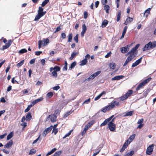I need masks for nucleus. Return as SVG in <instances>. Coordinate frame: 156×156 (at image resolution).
Wrapping results in <instances>:
<instances>
[{
	"label": "nucleus",
	"instance_id": "nucleus-1",
	"mask_svg": "<svg viewBox=\"0 0 156 156\" xmlns=\"http://www.w3.org/2000/svg\"><path fill=\"white\" fill-rule=\"evenodd\" d=\"M119 105V102L116 101H113L111 102L109 105H107L102 108L101 110V111L105 113L107 111L112 109L115 106H118Z\"/></svg>",
	"mask_w": 156,
	"mask_h": 156
},
{
	"label": "nucleus",
	"instance_id": "nucleus-2",
	"mask_svg": "<svg viewBox=\"0 0 156 156\" xmlns=\"http://www.w3.org/2000/svg\"><path fill=\"white\" fill-rule=\"evenodd\" d=\"M135 51L131 49L130 51L128 52L127 55H129L127 57L123 64V66L124 67L129 62L132 61L135 57L136 55L135 54Z\"/></svg>",
	"mask_w": 156,
	"mask_h": 156
},
{
	"label": "nucleus",
	"instance_id": "nucleus-3",
	"mask_svg": "<svg viewBox=\"0 0 156 156\" xmlns=\"http://www.w3.org/2000/svg\"><path fill=\"white\" fill-rule=\"evenodd\" d=\"M43 10L44 9L42 7H39L37 11L38 14L35 18L34 21L38 20L41 18L45 14L46 12V11H43Z\"/></svg>",
	"mask_w": 156,
	"mask_h": 156
},
{
	"label": "nucleus",
	"instance_id": "nucleus-4",
	"mask_svg": "<svg viewBox=\"0 0 156 156\" xmlns=\"http://www.w3.org/2000/svg\"><path fill=\"white\" fill-rule=\"evenodd\" d=\"M156 47V41L153 42H149L147 44L145 45L143 48V51H145L149 50L150 48L152 49Z\"/></svg>",
	"mask_w": 156,
	"mask_h": 156
},
{
	"label": "nucleus",
	"instance_id": "nucleus-5",
	"mask_svg": "<svg viewBox=\"0 0 156 156\" xmlns=\"http://www.w3.org/2000/svg\"><path fill=\"white\" fill-rule=\"evenodd\" d=\"M151 80V77L148 78L147 79L144 80L141 83H140L139 85L137 87L136 90H138L140 89L143 88V87L145 86V85L148 83Z\"/></svg>",
	"mask_w": 156,
	"mask_h": 156
},
{
	"label": "nucleus",
	"instance_id": "nucleus-6",
	"mask_svg": "<svg viewBox=\"0 0 156 156\" xmlns=\"http://www.w3.org/2000/svg\"><path fill=\"white\" fill-rule=\"evenodd\" d=\"M151 80V77L148 78L147 79L144 80L141 83H140L139 85L137 87L136 90H138L140 89L143 88V87L145 86V85L148 83Z\"/></svg>",
	"mask_w": 156,
	"mask_h": 156
},
{
	"label": "nucleus",
	"instance_id": "nucleus-7",
	"mask_svg": "<svg viewBox=\"0 0 156 156\" xmlns=\"http://www.w3.org/2000/svg\"><path fill=\"white\" fill-rule=\"evenodd\" d=\"M151 80V77L148 78L147 79L144 80L141 83H140L139 85L137 87L136 90H138L140 89L143 88V87L145 86V85L148 83Z\"/></svg>",
	"mask_w": 156,
	"mask_h": 156
},
{
	"label": "nucleus",
	"instance_id": "nucleus-8",
	"mask_svg": "<svg viewBox=\"0 0 156 156\" xmlns=\"http://www.w3.org/2000/svg\"><path fill=\"white\" fill-rule=\"evenodd\" d=\"M151 80V77L148 78L147 79L144 80L141 83H140L139 85L137 87L136 90H138L140 89L143 88V87L145 86V85L148 83Z\"/></svg>",
	"mask_w": 156,
	"mask_h": 156
},
{
	"label": "nucleus",
	"instance_id": "nucleus-9",
	"mask_svg": "<svg viewBox=\"0 0 156 156\" xmlns=\"http://www.w3.org/2000/svg\"><path fill=\"white\" fill-rule=\"evenodd\" d=\"M49 40L48 38L44 39L42 41H38L39 49H40L42 46H44L46 45L48 43H49Z\"/></svg>",
	"mask_w": 156,
	"mask_h": 156
},
{
	"label": "nucleus",
	"instance_id": "nucleus-10",
	"mask_svg": "<svg viewBox=\"0 0 156 156\" xmlns=\"http://www.w3.org/2000/svg\"><path fill=\"white\" fill-rule=\"evenodd\" d=\"M133 91L132 90H128L126 94H125L124 95L122 96L120 98L121 100L123 101L127 99L131 95L133 94Z\"/></svg>",
	"mask_w": 156,
	"mask_h": 156
},
{
	"label": "nucleus",
	"instance_id": "nucleus-11",
	"mask_svg": "<svg viewBox=\"0 0 156 156\" xmlns=\"http://www.w3.org/2000/svg\"><path fill=\"white\" fill-rule=\"evenodd\" d=\"M12 43L11 40H9L7 43H6L5 45H3L2 48H0V50H4L9 47Z\"/></svg>",
	"mask_w": 156,
	"mask_h": 156
},
{
	"label": "nucleus",
	"instance_id": "nucleus-12",
	"mask_svg": "<svg viewBox=\"0 0 156 156\" xmlns=\"http://www.w3.org/2000/svg\"><path fill=\"white\" fill-rule=\"evenodd\" d=\"M154 147L153 144L150 145L147 148L146 154H147L151 155L152 154Z\"/></svg>",
	"mask_w": 156,
	"mask_h": 156
},
{
	"label": "nucleus",
	"instance_id": "nucleus-13",
	"mask_svg": "<svg viewBox=\"0 0 156 156\" xmlns=\"http://www.w3.org/2000/svg\"><path fill=\"white\" fill-rule=\"evenodd\" d=\"M53 128V126L51 125L49 127L46 128L43 131V136H45L49 132H50Z\"/></svg>",
	"mask_w": 156,
	"mask_h": 156
},
{
	"label": "nucleus",
	"instance_id": "nucleus-14",
	"mask_svg": "<svg viewBox=\"0 0 156 156\" xmlns=\"http://www.w3.org/2000/svg\"><path fill=\"white\" fill-rule=\"evenodd\" d=\"M108 127L111 131H114L115 129L116 126L115 124L114 123H109L108 124Z\"/></svg>",
	"mask_w": 156,
	"mask_h": 156
},
{
	"label": "nucleus",
	"instance_id": "nucleus-15",
	"mask_svg": "<svg viewBox=\"0 0 156 156\" xmlns=\"http://www.w3.org/2000/svg\"><path fill=\"white\" fill-rule=\"evenodd\" d=\"M142 57H141L138 60H137L135 62L133 63L132 66V67H135L138 65L141 62Z\"/></svg>",
	"mask_w": 156,
	"mask_h": 156
},
{
	"label": "nucleus",
	"instance_id": "nucleus-16",
	"mask_svg": "<svg viewBox=\"0 0 156 156\" xmlns=\"http://www.w3.org/2000/svg\"><path fill=\"white\" fill-rule=\"evenodd\" d=\"M133 20V18L129 17L126 19V21L124 23V24L126 25H127L128 24L132 22Z\"/></svg>",
	"mask_w": 156,
	"mask_h": 156
},
{
	"label": "nucleus",
	"instance_id": "nucleus-17",
	"mask_svg": "<svg viewBox=\"0 0 156 156\" xmlns=\"http://www.w3.org/2000/svg\"><path fill=\"white\" fill-rule=\"evenodd\" d=\"M25 120L26 119L25 117L24 116L23 117L21 120L22 123L21 124V125L23 126V128H25L27 126V123L24 122Z\"/></svg>",
	"mask_w": 156,
	"mask_h": 156
},
{
	"label": "nucleus",
	"instance_id": "nucleus-18",
	"mask_svg": "<svg viewBox=\"0 0 156 156\" xmlns=\"http://www.w3.org/2000/svg\"><path fill=\"white\" fill-rule=\"evenodd\" d=\"M13 144L12 140H10L5 146L4 147L5 148H9Z\"/></svg>",
	"mask_w": 156,
	"mask_h": 156
},
{
	"label": "nucleus",
	"instance_id": "nucleus-19",
	"mask_svg": "<svg viewBox=\"0 0 156 156\" xmlns=\"http://www.w3.org/2000/svg\"><path fill=\"white\" fill-rule=\"evenodd\" d=\"M79 54L78 51H74L71 54V56L69 57L70 60H72L73 58Z\"/></svg>",
	"mask_w": 156,
	"mask_h": 156
},
{
	"label": "nucleus",
	"instance_id": "nucleus-20",
	"mask_svg": "<svg viewBox=\"0 0 156 156\" xmlns=\"http://www.w3.org/2000/svg\"><path fill=\"white\" fill-rule=\"evenodd\" d=\"M151 10V9L150 8H149L147 9L145 12L144 16V17H147L149 14H150V10Z\"/></svg>",
	"mask_w": 156,
	"mask_h": 156
},
{
	"label": "nucleus",
	"instance_id": "nucleus-21",
	"mask_svg": "<svg viewBox=\"0 0 156 156\" xmlns=\"http://www.w3.org/2000/svg\"><path fill=\"white\" fill-rule=\"evenodd\" d=\"M129 50V48L128 47H122L120 48L121 52L122 53H125Z\"/></svg>",
	"mask_w": 156,
	"mask_h": 156
},
{
	"label": "nucleus",
	"instance_id": "nucleus-22",
	"mask_svg": "<svg viewBox=\"0 0 156 156\" xmlns=\"http://www.w3.org/2000/svg\"><path fill=\"white\" fill-rule=\"evenodd\" d=\"M121 13V10H119L117 13L116 16V21L119 22L120 20Z\"/></svg>",
	"mask_w": 156,
	"mask_h": 156
},
{
	"label": "nucleus",
	"instance_id": "nucleus-23",
	"mask_svg": "<svg viewBox=\"0 0 156 156\" xmlns=\"http://www.w3.org/2000/svg\"><path fill=\"white\" fill-rule=\"evenodd\" d=\"M106 92L105 91H102L101 94L98 95V96L95 97L94 100L97 101L103 95L105 94Z\"/></svg>",
	"mask_w": 156,
	"mask_h": 156
},
{
	"label": "nucleus",
	"instance_id": "nucleus-24",
	"mask_svg": "<svg viewBox=\"0 0 156 156\" xmlns=\"http://www.w3.org/2000/svg\"><path fill=\"white\" fill-rule=\"evenodd\" d=\"M124 77L122 75L115 76L112 79V80H119L122 79Z\"/></svg>",
	"mask_w": 156,
	"mask_h": 156
},
{
	"label": "nucleus",
	"instance_id": "nucleus-25",
	"mask_svg": "<svg viewBox=\"0 0 156 156\" xmlns=\"http://www.w3.org/2000/svg\"><path fill=\"white\" fill-rule=\"evenodd\" d=\"M127 28H128V27L127 26H125V27H124L122 36L120 37L121 39H122L124 37V35H125V34L126 32Z\"/></svg>",
	"mask_w": 156,
	"mask_h": 156
},
{
	"label": "nucleus",
	"instance_id": "nucleus-26",
	"mask_svg": "<svg viewBox=\"0 0 156 156\" xmlns=\"http://www.w3.org/2000/svg\"><path fill=\"white\" fill-rule=\"evenodd\" d=\"M26 120L27 121H30L31 119H32V116L31 113L30 112L28 113L27 115L26 116L25 118Z\"/></svg>",
	"mask_w": 156,
	"mask_h": 156
},
{
	"label": "nucleus",
	"instance_id": "nucleus-27",
	"mask_svg": "<svg viewBox=\"0 0 156 156\" xmlns=\"http://www.w3.org/2000/svg\"><path fill=\"white\" fill-rule=\"evenodd\" d=\"M104 9L105 10L106 12L107 13H109V10L110 9V6L107 5H105L104 6Z\"/></svg>",
	"mask_w": 156,
	"mask_h": 156
},
{
	"label": "nucleus",
	"instance_id": "nucleus-28",
	"mask_svg": "<svg viewBox=\"0 0 156 156\" xmlns=\"http://www.w3.org/2000/svg\"><path fill=\"white\" fill-rule=\"evenodd\" d=\"M136 135L135 134L131 135L127 140L129 141V142L130 143L135 138Z\"/></svg>",
	"mask_w": 156,
	"mask_h": 156
},
{
	"label": "nucleus",
	"instance_id": "nucleus-29",
	"mask_svg": "<svg viewBox=\"0 0 156 156\" xmlns=\"http://www.w3.org/2000/svg\"><path fill=\"white\" fill-rule=\"evenodd\" d=\"M94 78L95 77H94V75H93V74H92L88 78L86 79L85 80H84L83 82H84L86 81H90V80L94 79Z\"/></svg>",
	"mask_w": 156,
	"mask_h": 156
},
{
	"label": "nucleus",
	"instance_id": "nucleus-30",
	"mask_svg": "<svg viewBox=\"0 0 156 156\" xmlns=\"http://www.w3.org/2000/svg\"><path fill=\"white\" fill-rule=\"evenodd\" d=\"M57 149L56 148H53L47 154H46V156H48L49 155H50L54 152Z\"/></svg>",
	"mask_w": 156,
	"mask_h": 156
},
{
	"label": "nucleus",
	"instance_id": "nucleus-31",
	"mask_svg": "<svg viewBox=\"0 0 156 156\" xmlns=\"http://www.w3.org/2000/svg\"><path fill=\"white\" fill-rule=\"evenodd\" d=\"M108 21L106 20H104L103 22L102 23V26L103 27H105L108 24Z\"/></svg>",
	"mask_w": 156,
	"mask_h": 156
},
{
	"label": "nucleus",
	"instance_id": "nucleus-32",
	"mask_svg": "<svg viewBox=\"0 0 156 156\" xmlns=\"http://www.w3.org/2000/svg\"><path fill=\"white\" fill-rule=\"evenodd\" d=\"M51 122H54L56 121V119L57 118V116L53 115H52L51 116Z\"/></svg>",
	"mask_w": 156,
	"mask_h": 156
},
{
	"label": "nucleus",
	"instance_id": "nucleus-33",
	"mask_svg": "<svg viewBox=\"0 0 156 156\" xmlns=\"http://www.w3.org/2000/svg\"><path fill=\"white\" fill-rule=\"evenodd\" d=\"M13 134L14 133L13 131L10 132L7 136V140H10L11 138H12L13 137Z\"/></svg>",
	"mask_w": 156,
	"mask_h": 156
},
{
	"label": "nucleus",
	"instance_id": "nucleus-34",
	"mask_svg": "<svg viewBox=\"0 0 156 156\" xmlns=\"http://www.w3.org/2000/svg\"><path fill=\"white\" fill-rule=\"evenodd\" d=\"M109 66L110 67V68L112 69L113 70H114L115 69V64L114 63L112 62L110 63L109 65Z\"/></svg>",
	"mask_w": 156,
	"mask_h": 156
},
{
	"label": "nucleus",
	"instance_id": "nucleus-35",
	"mask_svg": "<svg viewBox=\"0 0 156 156\" xmlns=\"http://www.w3.org/2000/svg\"><path fill=\"white\" fill-rule=\"evenodd\" d=\"M89 127H88V126H87L86 125L85 126V128H84V130L82 132V133H81V135L82 136H83L86 132L87 130H88V129H89Z\"/></svg>",
	"mask_w": 156,
	"mask_h": 156
},
{
	"label": "nucleus",
	"instance_id": "nucleus-36",
	"mask_svg": "<svg viewBox=\"0 0 156 156\" xmlns=\"http://www.w3.org/2000/svg\"><path fill=\"white\" fill-rule=\"evenodd\" d=\"M87 62V58H85L81 62L80 65L81 66H84L86 65Z\"/></svg>",
	"mask_w": 156,
	"mask_h": 156
},
{
	"label": "nucleus",
	"instance_id": "nucleus-37",
	"mask_svg": "<svg viewBox=\"0 0 156 156\" xmlns=\"http://www.w3.org/2000/svg\"><path fill=\"white\" fill-rule=\"evenodd\" d=\"M109 121L107 119H105V120L100 125V126H103L106 125L108 123Z\"/></svg>",
	"mask_w": 156,
	"mask_h": 156
},
{
	"label": "nucleus",
	"instance_id": "nucleus-38",
	"mask_svg": "<svg viewBox=\"0 0 156 156\" xmlns=\"http://www.w3.org/2000/svg\"><path fill=\"white\" fill-rule=\"evenodd\" d=\"M36 152V151L33 148L30 150L29 154L32 155L35 153Z\"/></svg>",
	"mask_w": 156,
	"mask_h": 156
},
{
	"label": "nucleus",
	"instance_id": "nucleus-39",
	"mask_svg": "<svg viewBox=\"0 0 156 156\" xmlns=\"http://www.w3.org/2000/svg\"><path fill=\"white\" fill-rule=\"evenodd\" d=\"M24 60H23L21 61L20 62L17 63L16 65V66L19 68V67L21 66L24 63Z\"/></svg>",
	"mask_w": 156,
	"mask_h": 156
},
{
	"label": "nucleus",
	"instance_id": "nucleus-40",
	"mask_svg": "<svg viewBox=\"0 0 156 156\" xmlns=\"http://www.w3.org/2000/svg\"><path fill=\"white\" fill-rule=\"evenodd\" d=\"M49 1V0H44L42 3V7H44Z\"/></svg>",
	"mask_w": 156,
	"mask_h": 156
},
{
	"label": "nucleus",
	"instance_id": "nucleus-41",
	"mask_svg": "<svg viewBox=\"0 0 156 156\" xmlns=\"http://www.w3.org/2000/svg\"><path fill=\"white\" fill-rule=\"evenodd\" d=\"M53 94L52 92H48L47 94H46V97L48 98H51L53 96Z\"/></svg>",
	"mask_w": 156,
	"mask_h": 156
},
{
	"label": "nucleus",
	"instance_id": "nucleus-42",
	"mask_svg": "<svg viewBox=\"0 0 156 156\" xmlns=\"http://www.w3.org/2000/svg\"><path fill=\"white\" fill-rule=\"evenodd\" d=\"M27 51L26 49L25 48H23V49H22L21 50H20L19 51V52L20 54H22L24 53L27 52Z\"/></svg>",
	"mask_w": 156,
	"mask_h": 156
},
{
	"label": "nucleus",
	"instance_id": "nucleus-43",
	"mask_svg": "<svg viewBox=\"0 0 156 156\" xmlns=\"http://www.w3.org/2000/svg\"><path fill=\"white\" fill-rule=\"evenodd\" d=\"M76 65V62H72L71 65L70 67H69V69H72Z\"/></svg>",
	"mask_w": 156,
	"mask_h": 156
},
{
	"label": "nucleus",
	"instance_id": "nucleus-44",
	"mask_svg": "<svg viewBox=\"0 0 156 156\" xmlns=\"http://www.w3.org/2000/svg\"><path fill=\"white\" fill-rule=\"evenodd\" d=\"M73 35L72 33L69 34L68 35V41L71 42L72 41V39Z\"/></svg>",
	"mask_w": 156,
	"mask_h": 156
},
{
	"label": "nucleus",
	"instance_id": "nucleus-45",
	"mask_svg": "<svg viewBox=\"0 0 156 156\" xmlns=\"http://www.w3.org/2000/svg\"><path fill=\"white\" fill-rule=\"evenodd\" d=\"M60 68L58 66H55L54 67V71L56 72L59 71L60 70Z\"/></svg>",
	"mask_w": 156,
	"mask_h": 156
},
{
	"label": "nucleus",
	"instance_id": "nucleus-46",
	"mask_svg": "<svg viewBox=\"0 0 156 156\" xmlns=\"http://www.w3.org/2000/svg\"><path fill=\"white\" fill-rule=\"evenodd\" d=\"M78 36L79 34H77L73 38V40L76 43H77L78 42Z\"/></svg>",
	"mask_w": 156,
	"mask_h": 156
},
{
	"label": "nucleus",
	"instance_id": "nucleus-47",
	"mask_svg": "<svg viewBox=\"0 0 156 156\" xmlns=\"http://www.w3.org/2000/svg\"><path fill=\"white\" fill-rule=\"evenodd\" d=\"M94 123V121L93 120H92L89 122L86 125L89 128L91 126L93 125Z\"/></svg>",
	"mask_w": 156,
	"mask_h": 156
},
{
	"label": "nucleus",
	"instance_id": "nucleus-48",
	"mask_svg": "<svg viewBox=\"0 0 156 156\" xmlns=\"http://www.w3.org/2000/svg\"><path fill=\"white\" fill-rule=\"evenodd\" d=\"M133 112L132 111H130L127 112L126 113V114H125L124 116H131L133 115Z\"/></svg>",
	"mask_w": 156,
	"mask_h": 156
},
{
	"label": "nucleus",
	"instance_id": "nucleus-49",
	"mask_svg": "<svg viewBox=\"0 0 156 156\" xmlns=\"http://www.w3.org/2000/svg\"><path fill=\"white\" fill-rule=\"evenodd\" d=\"M51 74L53 77L56 78L57 77V72L55 71H53L51 73Z\"/></svg>",
	"mask_w": 156,
	"mask_h": 156
},
{
	"label": "nucleus",
	"instance_id": "nucleus-50",
	"mask_svg": "<svg viewBox=\"0 0 156 156\" xmlns=\"http://www.w3.org/2000/svg\"><path fill=\"white\" fill-rule=\"evenodd\" d=\"M134 153V152L133 151H131L129 152H128L126 154V156H132Z\"/></svg>",
	"mask_w": 156,
	"mask_h": 156
},
{
	"label": "nucleus",
	"instance_id": "nucleus-51",
	"mask_svg": "<svg viewBox=\"0 0 156 156\" xmlns=\"http://www.w3.org/2000/svg\"><path fill=\"white\" fill-rule=\"evenodd\" d=\"M62 153V151H58L55 153L53 156H59Z\"/></svg>",
	"mask_w": 156,
	"mask_h": 156
},
{
	"label": "nucleus",
	"instance_id": "nucleus-52",
	"mask_svg": "<svg viewBox=\"0 0 156 156\" xmlns=\"http://www.w3.org/2000/svg\"><path fill=\"white\" fill-rule=\"evenodd\" d=\"M67 65L68 64L66 61L65 62V66L63 68V70L66 71L67 69Z\"/></svg>",
	"mask_w": 156,
	"mask_h": 156
},
{
	"label": "nucleus",
	"instance_id": "nucleus-53",
	"mask_svg": "<svg viewBox=\"0 0 156 156\" xmlns=\"http://www.w3.org/2000/svg\"><path fill=\"white\" fill-rule=\"evenodd\" d=\"M140 46V44H137L136 45L135 47L131 49L133 51H136L137 48H139V47Z\"/></svg>",
	"mask_w": 156,
	"mask_h": 156
},
{
	"label": "nucleus",
	"instance_id": "nucleus-54",
	"mask_svg": "<svg viewBox=\"0 0 156 156\" xmlns=\"http://www.w3.org/2000/svg\"><path fill=\"white\" fill-rule=\"evenodd\" d=\"M71 113V112L70 111H69V112H67L64 115V118H66Z\"/></svg>",
	"mask_w": 156,
	"mask_h": 156
},
{
	"label": "nucleus",
	"instance_id": "nucleus-55",
	"mask_svg": "<svg viewBox=\"0 0 156 156\" xmlns=\"http://www.w3.org/2000/svg\"><path fill=\"white\" fill-rule=\"evenodd\" d=\"M31 106L30 105H28L27 106V107L26 109H25L24 110V112H28L30 109V108H31Z\"/></svg>",
	"mask_w": 156,
	"mask_h": 156
},
{
	"label": "nucleus",
	"instance_id": "nucleus-56",
	"mask_svg": "<svg viewBox=\"0 0 156 156\" xmlns=\"http://www.w3.org/2000/svg\"><path fill=\"white\" fill-rule=\"evenodd\" d=\"M130 143L129 142V141H128V140H126V142H125L124 144H123V145L124 146H125L126 147H127V146H128V145L130 144Z\"/></svg>",
	"mask_w": 156,
	"mask_h": 156
},
{
	"label": "nucleus",
	"instance_id": "nucleus-57",
	"mask_svg": "<svg viewBox=\"0 0 156 156\" xmlns=\"http://www.w3.org/2000/svg\"><path fill=\"white\" fill-rule=\"evenodd\" d=\"M72 130H71L69 132L67 133L66 134L65 136L63 137V138L65 139L67 136H69L71 134Z\"/></svg>",
	"mask_w": 156,
	"mask_h": 156
},
{
	"label": "nucleus",
	"instance_id": "nucleus-58",
	"mask_svg": "<svg viewBox=\"0 0 156 156\" xmlns=\"http://www.w3.org/2000/svg\"><path fill=\"white\" fill-rule=\"evenodd\" d=\"M101 73V71H98L93 74V75H94V77H95L96 76H97L99 74Z\"/></svg>",
	"mask_w": 156,
	"mask_h": 156
},
{
	"label": "nucleus",
	"instance_id": "nucleus-59",
	"mask_svg": "<svg viewBox=\"0 0 156 156\" xmlns=\"http://www.w3.org/2000/svg\"><path fill=\"white\" fill-rule=\"evenodd\" d=\"M43 98L40 97L38 99L35 100L36 101V103H37L43 100Z\"/></svg>",
	"mask_w": 156,
	"mask_h": 156
},
{
	"label": "nucleus",
	"instance_id": "nucleus-60",
	"mask_svg": "<svg viewBox=\"0 0 156 156\" xmlns=\"http://www.w3.org/2000/svg\"><path fill=\"white\" fill-rule=\"evenodd\" d=\"M43 98L40 97L38 99L35 100L36 101V103H37L43 100Z\"/></svg>",
	"mask_w": 156,
	"mask_h": 156
},
{
	"label": "nucleus",
	"instance_id": "nucleus-61",
	"mask_svg": "<svg viewBox=\"0 0 156 156\" xmlns=\"http://www.w3.org/2000/svg\"><path fill=\"white\" fill-rule=\"evenodd\" d=\"M43 98L40 97L38 99L35 100L36 101V103H37L43 100Z\"/></svg>",
	"mask_w": 156,
	"mask_h": 156
},
{
	"label": "nucleus",
	"instance_id": "nucleus-62",
	"mask_svg": "<svg viewBox=\"0 0 156 156\" xmlns=\"http://www.w3.org/2000/svg\"><path fill=\"white\" fill-rule=\"evenodd\" d=\"M88 13L87 12L85 11L84 12V18L85 19L87 18L88 17Z\"/></svg>",
	"mask_w": 156,
	"mask_h": 156
},
{
	"label": "nucleus",
	"instance_id": "nucleus-63",
	"mask_svg": "<svg viewBox=\"0 0 156 156\" xmlns=\"http://www.w3.org/2000/svg\"><path fill=\"white\" fill-rule=\"evenodd\" d=\"M60 113V112L59 110L58 109H56L55 110L54 114H53L54 115L57 116V115L58 114H59Z\"/></svg>",
	"mask_w": 156,
	"mask_h": 156
},
{
	"label": "nucleus",
	"instance_id": "nucleus-64",
	"mask_svg": "<svg viewBox=\"0 0 156 156\" xmlns=\"http://www.w3.org/2000/svg\"><path fill=\"white\" fill-rule=\"evenodd\" d=\"M58 132V129H53L52 133H54L55 135H56Z\"/></svg>",
	"mask_w": 156,
	"mask_h": 156
}]
</instances>
